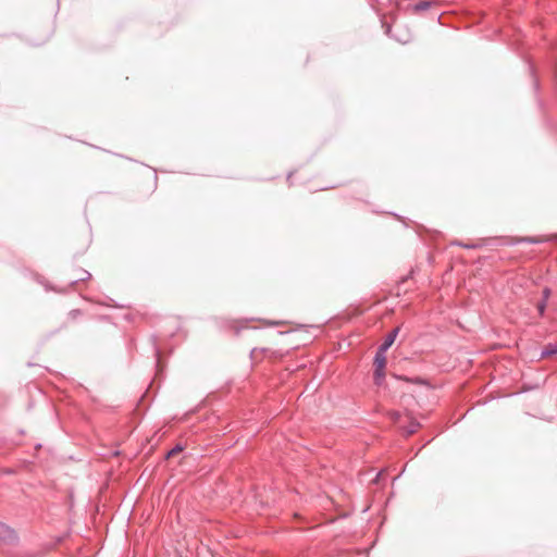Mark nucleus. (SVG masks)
I'll use <instances>...</instances> for the list:
<instances>
[{"instance_id": "f257e3e1", "label": "nucleus", "mask_w": 557, "mask_h": 557, "mask_svg": "<svg viewBox=\"0 0 557 557\" xmlns=\"http://www.w3.org/2000/svg\"><path fill=\"white\" fill-rule=\"evenodd\" d=\"M398 333L399 326L392 330L385 337L384 342L380 345L381 350H387L394 344Z\"/></svg>"}, {"instance_id": "f03ea898", "label": "nucleus", "mask_w": 557, "mask_h": 557, "mask_svg": "<svg viewBox=\"0 0 557 557\" xmlns=\"http://www.w3.org/2000/svg\"><path fill=\"white\" fill-rule=\"evenodd\" d=\"M387 350H381V348L379 347L377 351L374 356V366H375V369H379V371L385 370V366H386L385 352Z\"/></svg>"}, {"instance_id": "7ed1b4c3", "label": "nucleus", "mask_w": 557, "mask_h": 557, "mask_svg": "<svg viewBox=\"0 0 557 557\" xmlns=\"http://www.w3.org/2000/svg\"><path fill=\"white\" fill-rule=\"evenodd\" d=\"M15 539V533L8 525L0 522V542Z\"/></svg>"}, {"instance_id": "20e7f679", "label": "nucleus", "mask_w": 557, "mask_h": 557, "mask_svg": "<svg viewBox=\"0 0 557 557\" xmlns=\"http://www.w3.org/2000/svg\"><path fill=\"white\" fill-rule=\"evenodd\" d=\"M419 428H420V423H419V422H417V421H413V420H412V421L409 423V425H408V426L403 428V431H404V433H405V435H406V436H410V435H412L413 433H416V432L418 431V429H419Z\"/></svg>"}, {"instance_id": "39448f33", "label": "nucleus", "mask_w": 557, "mask_h": 557, "mask_svg": "<svg viewBox=\"0 0 557 557\" xmlns=\"http://www.w3.org/2000/svg\"><path fill=\"white\" fill-rule=\"evenodd\" d=\"M557 354V345L548 344L541 352V358H546Z\"/></svg>"}, {"instance_id": "423d86ee", "label": "nucleus", "mask_w": 557, "mask_h": 557, "mask_svg": "<svg viewBox=\"0 0 557 557\" xmlns=\"http://www.w3.org/2000/svg\"><path fill=\"white\" fill-rule=\"evenodd\" d=\"M432 4H433V2L428 1V0L419 1L413 5V10H414V12L426 11L432 7Z\"/></svg>"}, {"instance_id": "0eeeda50", "label": "nucleus", "mask_w": 557, "mask_h": 557, "mask_svg": "<svg viewBox=\"0 0 557 557\" xmlns=\"http://www.w3.org/2000/svg\"><path fill=\"white\" fill-rule=\"evenodd\" d=\"M385 376L384 370L379 371V369H375L374 371V383L376 385H381Z\"/></svg>"}, {"instance_id": "6e6552de", "label": "nucleus", "mask_w": 557, "mask_h": 557, "mask_svg": "<svg viewBox=\"0 0 557 557\" xmlns=\"http://www.w3.org/2000/svg\"><path fill=\"white\" fill-rule=\"evenodd\" d=\"M546 304H547V301H545V300H542L537 304V311H539L540 315L544 314L545 309H546Z\"/></svg>"}, {"instance_id": "1a4fd4ad", "label": "nucleus", "mask_w": 557, "mask_h": 557, "mask_svg": "<svg viewBox=\"0 0 557 557\" xmlns=\"http://www.w3.org/2000/svg\"><path fill=\"white\" fill-rule=\"evenodd\" d=\"M81 275L77 277V281H85V280H88L90 277V273L85 271V270H82L81 271Z\"/></svg>"}, {"instance_id": "9d476101", "label": "nucleus", "mask_w": 557, "mask_h": 557, "mask_svg": "<svg viewBox=\"0 0 557 557\" xmlns=\"http://www.w3.org/2000/svg\"><path fill=\"white\" fill-rule=\"evenodd\" d=\"M456 245L460 246V247H463V248H467V249H474V248H478L479 245L476 244H462V243H456Z\"/></svg>"}, {"instance_id": "9b49d317", "label": "nucleus", "mask_w": 557, "mask_h": 557, "mask_svg": "<svg viewBox=\"0 0 557 557\" xmlns=\"http://www.w3.org/2000/svg\"><path fill=\"white\" fill-rule=\"evenodd\" d=\"M81 313H82L81 310L75 309V310L70 311L69 315L71 319L75 320L76 318H78L81 315Z\"/></svg>"}, {"instance_id": "f8f14e48", "label": "nucleus", "mask_w": 557, "mask_h": 557, "mask_svg": "<svg viewBox=\"0 0 557 557\" xmlns=\"http://www.w3.org/2000/svg\"><path fill=\"white\" fill-rule=\"evenodd\" d=\"M182 449H183V448H182L180 445H177L176 447H174L173 449H171V450L168 453L166 457L169 458V457H171V456L175 455L176 453L181 451Z\"/></svg>"}, {"instance_id": "ddd939ff", "label": "nucleus", "mask_w": 557, "mask_h": 557, "mask_svg": "<svg viewBox=\"0 0 557 557\" xmlns=\"http://www.w3.org/2000/svg\"><path fill=\"white\" fill-rule=\"evenodd\" d=\"M519 242H525V243H530V244H536V243H540L539 239L534 238V237H527V238H521Z\"/></svg>"}, {"instance_id": "4468645a", "label": "nucleus", "mask_w": 557, "mask_h": 557, "mask_svg": "<svg viewBox=\"0 0 557 557\" xmlns=\"http://www.w3.org/2000/svg\"><path fill=\"white\" fill-rule=\"evenodd\" d=\"M549 296H550V289L548 287L544 288L543 289V299L542 300L547 301Z\"/></svg>"}, {"instance_id": "2eb2a0df", "label": "nucleus", "mask_w": 557, "mask_h": 557, "mask_svg": "<svg viewBox=\"0 0 557 557\" xmlns=\"http://www.w3.org/2000/svg\"><path fill=\"white\" fill-rule=\"evenodd\" d=\"M391 417L394 419V420H397L399 418V413L398 412H392L391 413Z\"/></svg>"}, {"instance_id": "dca6fc26", "label": "nucleus", "mask_w": 557, "mask_h": 557, "mask_svg": "<svg viewBox=\"0 0 557 557\" xmlns=\"http://www.w3.org/2000/svg\"><path fill=\"white\" fill-rule=\"evenodd\" d=\"M380 476H381V473H377L375 481H377Z\"/></svg>"}]
</instances>
